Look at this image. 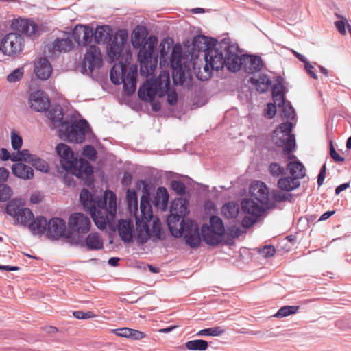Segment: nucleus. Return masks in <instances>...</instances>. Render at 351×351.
<instances>
[{
	"mask_svg": "<svg viewBox=\"0 0 351 351\" xmlns=\"http://www.w3.org/2000/svg\"><path fill=\"white\" fill-rule=\"evenodd\" d=\"M80 200L98 228L104 230L107 225L110 226L113 223L117 213V197L114 192L108 190L101 197L95 198L84 188L80 192Z\"/></svg>",
	"mask_w": 351,
	"mask_h": 351,
	"instance_id": "f257e3e1",
	"label": "nucleus"
},
{
	"mask_svg": "<svg viewBox=\"0 0 351 351\" xmlns=\"http://www.w3.org/2000/svg\"><path fill=\"white\" fill-rule=\"evenodd\" d=\"M145 27L137 26L132 32L131 42L134 48H140L138 60L140 63V73L142 75H151L158 64V56L154 54L158 43L156 36L151 35L147 38Z\"/></svg>",
	"mask_w": 351,
	"mask_h": 351,
	"instance_id": "f03ea898",
	"label": "nucleus"
},
{
	"mask_svg": "<svg viewBox=\"0 0 351 351\" xmlns=\"http://www.w3.org/2000/svg\"><path fill=\"white\" fill-rule=\"evenodd\" d=\"M140 215L136 216V241L139 244L145 243L149 239L153 241L160 240L162 237V227L160 220L154 218L152 206L147 197L143 196L140 203Z\"/></svg>",
	"mask_w": 351,
	"mask_h": 351,
	"instance_id": "7ed1b4c3",
	"label": "nucleus"
},
{
	"mask_svg": "<svg viewBox=\"0 0 351 351\" xmlns=\"http://www.w3.org/2000/svg\"><path fill=\"white\" fill-rule=\"evenodd\" d=\"M93 36L97 44L107 45L108 57L112 62L121 58L128 41V34L125 32L122 31L114 35L110 26H98L93 32Z\"/></svg>",
	"mask_w": 351,
	"mask_h": 351,
	"instance_id": "20e7f679",
	"label": "nucleus"
},
{
	"mask_svg": "<svg viewBox=\"0 0 351 351\" xmlns=\"http://www.w3.org/2000/svg\"><path fill=\"white\" fill-rule=\"evenodd\" d=\"M56 152L62 167L76 177L81 178L93 175V168L90 162L82 158L77 159L69 145L60 143L56 146Z\"/></svg>",
	"mask_w": 351,
	"mask_h": 351,
	"instance_id": "39448f33",
	"label": "nucleus"
},
{
	"mask_svg": "<svg viewBox=\"0 0 351 351\" xmlns=\"http://www.w3.org/2000/svg\"><path fill=\"white\" fill-rule=\"evenodd\" d=\"M90 130L87 121L64 120L60 124L59 135L61 138L71 143H82L85 139L86 134Z\"/></svg>",
	"mask_w": 351,
	"mask_h": 351,
	"instance_id": "423d86ee",
	"label": "nucleus"
},
{
	"mask_svg": "<svg viewBox=\"0 0 351 351\" xmlns=\"http://www.w3.org/2000/svg\"><path fill=\"white\" fill-rule=\"evenodd\" d=\"M293 127L292 123L287 121L281 123L273 132L272 141L282 147L285 154H289L295 148V139L294 134H291Z\"/></svg>",
	"mask_w": 351,
	"mask_h": 351,
	"instance_id": "0eeeda50",
	"label": "nucleus"
},
{
	"mask_svg": "<svg viewBox=\"0 0 351 351\" xmlns=\"http://www.w3.org/2000/svg\"><path fill=\"white\" fill-rule=\"evenodd\" d=\"M210 225L204 224L201 228L203 241L208 245H215L219 243L220 237L225 233V228L222 220L217 216L210 218Z\"/></svg>",
	"mask_w": 351,
	"mask_h": 351,
	"instance_id": "6e6552de",
	"label": "nucleus"
},
{
	"mask_svg": "<svg viewBox=\"0 0 351 351\" xmlns=\"http://www.w3.org/2000/svg\"><path fill=\"white\" fill-rule=\"evenodd\" d=\"M6 213L13 218L15 225L27 226L29 222L34 218L32 211L24 207L21 201L16 199L8 203Z\"/></svg>",
	"mask_w": 351,
	"mask_h": 351,
	"instance_id": "1a4fd4ad",
	"label": "nucleus"
},
{
	"mask_svg": "<svg viewBox=\"0 0 351 351\" xmlns=\"http://www.w3.org/2000/svg\"><path fill=\"white\" fill-rule=\"evenodd\" d=\"M165 72L162 73L156 80H147L138 91V97L144 101H152L156 95L162 97V87L165 82Z\"/></svg>",
	"mask_w": 351,
	"mask_h": 351,
	"instance_id": "9d476101",
	"label": "nucleus"
},
{
	"mask_svg": "<svg viewBox=\"0 0 351 351\" xmlns=\"http://www.w3.org/2000/svg\"><path fill=\"white\" fill-rule=\"evenodd\" d=\"M180 237H183L186 243L191 247H197L201 243V234L198 225L193 221L186 219L182 220V224L178 228Z\"/></svg>",
	"mask_w": 351,
	"mask_h": 351,
	"instance_id": "9b49d317",
	"label": "nucleus"
},
{
	"mask_svg": "<svg viewBox=\"0 0 351 351\" xmlns=\"http://www.w3.org/2000/svg\"><path fill=\"white\" fill-rule=\"evenodd\" d=\"M226 43H215L214 47H208L204 55L205 62L210 64L211 70L219 71L224 67L225 46Z\"/></svg>",
	"mask_w": 351,
	"mask_h": 351,
	"instance_id": "f8f14e48",
	"label": "nucleus"
},
{
	"mask_svg": "<svg viewBox=\"0 0 351 351\" xmlns=\"http://www.w3.org/2000/svg\"><path fill=\"white\" fill-rule=\"evenodd\" d=\"M23 38L17 33H9L1 40L2 53L6 56L15 55L22 50Z\"/></svg>",
	"mask_w": 351,
	"mask_h": 351,
	"instance_id": "ddd939ff",
	"label": "nucleus"
},
{
	"mask_svg": "<svg viewBox=\"0 0 351 351\" xmlns=\"http://www.w3.org/2000/svg\"><path fill=\"white\" fill-rule=\"evenodd\" d=\"M69 228L77 233H87L90 228V219L82 213H75L69 219Z\"/></svg>",
	"mask_w": 351,
	"mask_h": 351,
	"instance_id": "4468645a",
	"label": "nucleus"
},
{
	"mask_svg": "<svg viewBox=\"0 0 351 351\" xmlns=\"http://www.w3.org/2000/svg\"><path fill=\"white\" fill-rule=\"evenodd\" d=\"M72 35L79 46H86L92 41L93 29L87 25H77L73 30Z\"/></svg>",
	"mask_w": 351,
	"mask_h": 351,
	"instance_id": "2eb2a0df",
	"label": "nucleus"
},
{
	"mask_svg": "<svg viewBox=\"0 0 351 351\" xmlns=\"http://www.w3.org/2000/svg\"><path fill=\"white\" fill-rule=\"evenodd\" d=\"M29 104L36 112H45L49 108V99L43 90H36L30 95Z\"/></svg>",
	"mask_w": 351,
	"mask_h": 351,
	"instance_id": "dca6fc26",
	"label": "nucleus"
},
{
	"mask_svg": "<svg viewBox=\"0 0 351 351\" xmlns=\"http://www.w3.org/2000/svg\"><path fill=\"white\" fill-rule=\"evenodd\" d=\"M65 221L59 217L51 218L48 222L47 235L51 239L58 240L66 235Z\"/></svg>",
	"mask_w": 351,
	"mask_h": 351,
	"instance_id": "f3484780",
	"label": "nucleus"
},
{
	"mask_svg": "<svg viewBox=\"0 0 351 351\" xmlns=\"http://www.w3.org/2000/svg\"><path fill=\"white\" fill-rule=\"evenodd\" d=\"M232 47L230 46L227 43L225 46V58L226 64L224 66L231 72L238 71L242 66V56H240L235 52L232 51Z\"/></svg>",
	"mask_w": 351,
	"mask_h": 351,
	"instance_id": "a211bd4d",
	"label": "nucleus"
},
{
	"mask_svg": "<svg viewBox=\"0 0 351 351\" xmlns=\"http://www.w3.org/2000/svg\"><path fill=\"white\" fill-rule=\"evenodd\" d=\"M84 64H88L90 71L99 68L102 64V56L98 47L90 45L85 55Z\"/></svg>",
	"mask_w": 351,
	"mask_h": 351,
	"instance_id": "6ab92c4d",
	"label": "nucleus"
},
{
	"mask_svg": "<svg viewBox=\"0 0 351 351\" xmlns=\"http://www.w3.org/2000/svg\"><path fill=\"white\" fill-rule=\"evenodd\" d=\"M242 60L241 68L250 74L260 71L263 66V62L259 56L243 55Z\"/></svg>",
	"mask_w": 351,
	"mask_h": 351,
	"instance_id": "aec40b11",
	"label": "nucleus"
},
{
	"mask_svg": "<svg viewBox=\"0 0 351 351\" xmlns=\"http://www.w3.org/2000/svg\"><path fill=\"white\" fill-rule=\"evenodd\" d=\"M252 197L259 204L267 206L269 204V191L266 184L262 182H258L251 187Z\"/></svg>",
	"mask_w": 351,
	"mask_h": 351,
	"instance_id": "412c9836",
	"label": "nucleus"
},
{
	"mask_svg": "<svg viewBox=\"0 0 351 351\" xmlns=\"http://www.w3.org/2000/svg\"><path fill=\"white\" fill-rule=\"evenodd\" d=\"M263 205L259 204L255 199H244L241 202V209L247 214L256 217L261 216L265 211Z\"/></svg>",
	"mask_w": 351,
	"mask_h": 351,
	"instance_id": "4be33fe9",
	"label": "nucleus"
},
{
	"mask_svg": "<svg viewBox=\"0 0 351 351\" xmlns=\"http://www.w3.org/2000/svg\"><path fill=\"white\" fill-rule=\"evenodd\" d=\"M12 173L14 176L24 180H32L34 176V170L30 166L19 162L12 165Z\"/></svg>",
	"mask_w": 351,
	"mask_h": 351,
	"instance_id": "5701e85b",
	"label": "nucleus"
},
{
	"mask_svg": "<svg viewBox=\"0 0 351 351\" xmlns=\"http://www.w3.org/2000/svg\"><path fill=\"white\" fill-rule=\"evenodd\" d=\"M34 72L38 78L43 80H47L52 73L49 61L46 58H40L36 64Z\"/></svg>",
	"mask_w": 351,
	"mask_h": 351,
	"instance_id": "b1692460",
	"label": "nucleus"
},
{
	"mask_svg": "<svg viewBox=\"0 0 351 351\" xmlns=\"http://www.w3.org/2000/svg\"><path fill=\"white\" fill-rule=\"evenodd\" d=\"M133 222L131 220H120L117 225V230L122 241L130 243L132 241Z\"/></svg>",
	"mask_w": 351,
	"mask_h": 351,
	"instance_id": "393cba45",
	"label": "nucleus"
},
{
	"mask_svg": "<svg viewBox=\"0 0 351 351\" xmlns=\"http://www.w3.org/2000/svg\"><path fill=\"white\" fill-rule=\"evenodd\" d=\"M137 70H130L127 75L121 80V84H123V90L126 95H132L136 90V86Z\"/></svg>",
	"mask_w": 351,
	"mask_h": 351,
	"instance_id": "a878e982",
	"label": "nucleus"
},
{
	"mask_svg": "<svg viewBox=\"0 0 351 351\" xmlns=\"http://www.w3.org/2000/svg\"><path fill=\"white\" fill-rule=\"evenodd\" d=\"M27 226L34 235H42L48 226L47 219L43 216H38L29 222Z\"/></svg>",
	"mask_w": 351,
	"mask_h": 351,
	"instance_id": "bb28decb",
	"label": "nucleus"
},
{
	"mask_svg": "<svg viewBox=\"0 0 351 351\" xmlns=\"http://www.w3.org/2000/svg\"><path fill=\"white\" fill-rule=\"evenodd\" d=\"M300 185V182L294 176H282L278 180L277 186L283 191H292Z\"/></svg>",
	"mask_w": 351,
	"mask_h": 351,
	"instance_id": "cd10ccee",
	"label": "nucleus"
},
{
	"mask_svg": "<svg viewBox=\"0 0 351 351\" xmlns=\"http://www.w3.org/2000/svg\"><path fill=\"white\" fill-rule=\"evenodd\" d=\"M184 217L176 213H172L168 216L167 223L171 234L175 237H180V231L178 228L182 224Z\"/></svg>",
	"mask_w": 351,
	"mask_h": 351,
	"instance_id": "c85d7f7f",
	"label": "nucleus"
},
{
	"mask_svg": "<svg viewBox=\"0 0 351 351\" xmlns=\"http://www.w3.org/2000/svg\"><path fill=\"white\" fill-rule=\"evenodd\" d=\"M119 62L115 64L111 69L110 72V78L111 82L116 85L121 84V80L125 75L127 71L126 65L119 60Z\"/></svg>",
	"mask_w": 351,
	"mask_h": 351,
	"instance_id": "c756f323",
	"label": "nucleus"
},
{
	"mask_svg": "<svg viewBox=\"0 0 351 351\" xmlns=\"http://www.w3.org/2000/svg\"><path fill=\"white\" fill-rule=\"evenodd\" d=\"M17 29L27 36L34 35L38 31V25L30 19H20L16 21Z\"/></svg>",
	"mask_w": 351,
	"mask_h": 351,
	"instance_id": "7c9ffc66",
	"label": "nucleus"
},
{
	"mask_svg": "<svg viewBox=\"0 0 351 351\" xmlns=\"http://www.w3.org/2000/svg\"><path fill=\"white\" fill-rule=\"evenodd\" d=\"M170 212L185 217L189 213V201L181 197L175 199L171 203Z\"/></svg>",
	"mask_w": 351,
	"mask_h": 351,
	"instance_id": "2f4dec72",
	"label": "nucleus"
},
{
	"mask_svg": "<svg viewBox=\"0 0 351 351\" xmlns=\"http://www.w3.org/2000/svg\"><path fill=\"white\" fill-rule=\"evenodd\" d=\"M162 96L165 94L167 96V101L170 105H175L178 101V95L175 90L170 87V80L169 72H165V82L162 89Z\"/></svg>",
	"mask_w": 351,
	"mask_h": 351,
	"instance_id": "473e14b6",
	"label": "nucleus"
},
{
	"mask_svg": "<svg viewBox=\"0 0 351 351\" xmlns=\"http://www.w3.org/2000/svg\"><path fill=\"white\" fill-rule=\"evenodd\" d=\"M172 69V79L176 85H182L186 78V67L183 65L171 66Z\"/></svg>",
	"mask_w": 351,
	"mask_h": 351,
	"instance_id": "72a5a7b5",
	"label": "nucleus"
},
{
	"mask_svg": "<svg viewBox=\"0 0 351 351\" xmlns=\"http://www.w3.org/2000/svg\"><path fill=\"white\" fill-rule=\"evenodd\" d=\"M209 38L203 36V35H197L195 36L193 39V49L197 51H206L208 47H210L209 45L217 43V40L215 39H211L210 42H208Z\"/></svg>",
	"mask_w": 351,
	"mask_h": 351,
	"instance_id": "f704fd0d",
	"label": "nucleus"
},
{
	"mask_svg": "<svg viewBox=\"0 0 351 351\" xmlns=\"http://www.w3.org/2000/svg\"><path fill=\"white\" fill-rule=\"evenodd\" d=\"M287 167L289 174L298 180L303 178L306 175L304 166L300 161L289 162Z\"/></svg>",
	"mask_w": 351,
	"mask_h": 351,
	"instance_id": "c9c22d12",
	"label": "nucleus"
},
{
	"mask_svg": "<svg viewBox=\"0 0 351 351\" xmlns=\"http://www.w3.org/2000/svg\"><path fill=\"white\" fill-rule=\"evenodd\" d=\"M86 245L90 250H98L103 248V241L98 233L89 234L85 240Z\"/></svg>",
	"mask_w": 351,
	"mask_h": 351,
	"instance_id": "e433bc0d",
	"label": "nucleus"
},
{
	"mask_svg": "<svg viewBox=\"0 0 351 351\" xmlns=\"http://www.w3.org/2000/svg\"><path fill=\"white\" fill-rule=\"evenodd\" d=\"M73 43L69 38H58L53 43V49L59 52H68L73 48Z\"/></svg>",
	"mask_w": 351,
	"mask_h": 351,
	"instance_id": "4c0bfd02",
	"label": "nucleus"
},
{
	"mask_svg": "<svg viewBox=\"0 0 351 351\" xmlns=\"http://www.w3.org/2000/svg\"><path fill=\"white\" fill-rule=\"evenodd\" d=\"M173 46V41L170 42L169 38L162 40L159 45L160 64H165L168 62L169 51Z\"/></svg>",
	"mask_w": 351,
	"mask_h": 351,
	"instance_id": "58836bf2",
	"label": "nucleus"
},
{
	"mask_svg": "<svg viewBox=\"0 0 351 351\" xmlns=\"http://www.w3.org/2000/svg\"><path fill=\"white\" fill-rule=\"evenodd\" d=\"M182 49L180 44H176L172 49L171 56H169L168 60L171 64V66H178L182 64Z\"/></svg>",
	"mask_w": 351,
	"mask_h": 351,
	"instance_id": "ea45409f",
	"label": "nucleus"
},
{
	"mask_svg": "<svg viewBox=\"0 0 351 351\" xmlns=\"http://www.w3.org/2000/svg\"><path fill=\"white\" fill-rule=\"evenodd\" d=\"M239 211V205L233 202L226 204L221 208V213L227 219H234Z\"/></svg>",
	"mask_w": 351,
	"mask_h": 351,
	"instance_id": "a19ab883",
	"label": "nucleus"
},
{
	"mask_svg": "<svg viewBox=\"0 0 351 351\" xmlns=\"http://www.w3.org/2000/svg\"><path fill=\"white\" fill-rule=\"evenodd\" d=\"M127 204L128 210L130 213H136L138 212V197L136 193L134 190L128 189L126 194Z\"/></svg>",
	"mask_w": 351,
	"mask_h": 351,
	"instance_id": "79ce46f5",
	"label": "nucleus"
},
{
	"mask_svg": "<svg viewBox=\"0 0 351 351\" xmlns=\"http://www.w3.org/2000/svg\"><path fill=\"white\" fill-rule=\"evenodd\" d=\"M254 80L255 82H252V83L255 84L256 90L261 93L267 92L271 85V80L265 75H262L258 77V79Z\"/></svg>",
	"mask_w": 351,
	"mask_h": 351,
	"instance_id": "37998d69",
	"label": "nucleus"
},
{
	"mask_svg": "<svg viewBox=\"0 0 351 351\" xmlns=\"http://www.w3.org/2000/svg\"><path fill=\"white\" fill-rule=\"evenodd\" d=\"M35 155L30 154L28 149H22L21 151H17L16 153H13L12 161H25L27 163H30L33 160V157Z\"/></svg>",
	"mask_w": 351,
	"mask_h": 351,
	"instance_id": "c03bdc74",
	"label": "nucleus"
},
{
	"mask_svg": "<svg viewBox=\"0 0 351 351\" xmlns=\"http://www.w3.org/2000/svg\"><path fill=\"white\" fill-rule=\"evenodd\" d=\"M156 204H161L162 206L166 207L169 202V193L166 188L160 186L157 189L155 197Z\"/></svg>",
	"mask_w": 351,
	"mask_h": 351,
	"instance_id": "a18cd8bd",
	"label": "nucleus"
},
{
	"mask_svg": "<svg viewBox=\"0 0 351 351\" xmlns=\"http://www.w3.org/2000/svg\"><path fill=\"white\" fill-rule=\"evenodd\" d=\"M185 346L189 350L204 351L208 348V344L205 340L195 339L187 341Z\"/></svg>",
	"mask_w": 351,
	"mask_h": 351,
	"instance_id": "49530a36",
	"label": "nucleus"
},
{
	"mask_svg": "<svg viewBox=\"0 0 351 351\" xmlns=\"http://www.w3.org/2000/svg\"><path fill=\"white\" fill-rule=\"evenodd\" d=\"M269 174L276 178H280L286 174V169L278 162H271L268 167Z\"/></svg>",
	"mask_w": 351,
	"mask_h": 351,
	"instance_id": "de8ad7c7",
	"label": "nucleus"
},
{
	"mask_svg": "<svg viewBox=\"0 0 351 351\" xmlns=\"http://www.w3.org/2000/svg\"><path fill=\"white\" fill-rule=\"evenodd\" d=\"M300 307L298 306H284L281 307L274 317L282 318L290 315L295 314L298 312Z\"/></svg>",
	"mask_w": 351,
	"mask_h": 351,
	"instance_id": "09e8293b",
	"label": "nucleus"
},
{
	"mask_svg": "<svg viewBox=\"0 0 351 351\" xmlns=\"http://www.w3.org/2000/svg\"><path fill=\"white\" fill-rule=\"evenodd\" d=\"M225 329L221 326H216L200 330L197 335L217 337L224 333Z\"/></svg>",
	"mask_w": 351,
	"mask_h": 351,
	"instance_id": "8fccbe9b",
	"label": "nucleus"
},
{
	"mask_svg": "<svg viewBox=\"0 0 351 351\" xmlns=\"http://www.w3.org/2000/svg\"><path fill=\"white\" fill-rule=\"evenodd\" d=\"M213 71V70H211L210 64L205 62L203 69H199V71L195 73L196 77L201 81L208 80L211 77Z\"/></svg>",
	"mask_w": 351,
	"mask_h": 351,
	"instance_id": "3c124183",
	"label": "nucleus"
},
{
	"mask_svg": "<svg viewBox=\"0 0 351 351\" xmlns=\"http://www.w3.org/2000/svg\"><path fill=\"white\" fill-rule=\"evenodd\" d=\"M33 167H34L37 170L42 172H47L49 170V167L48 163L44 160L43 159L39 158L38 156L35 155L33 157L32 161L30 162Z\"/></svg>",
	"mask_w": 351,
	"mask_h": 351,
	"instance_id": "603ef678",
	"label": "nucleus"
},
{
	"mask_svg": "<svg viewBox=\"0 0 351 351\" xmlns=\"http://www.w3.org/2000/svg\"><path fill=\"white\" fill-rule=\"evenodd\" d=\"M47 117L54 122H60L63 119L62 109L60 106L52 108L49 110Z\"/></svg>",
	"mask_w": 351,
	"mask_h": 351,
	"instance_id": "864d4df0",
	"label": "nucleus"
},
{
	"mask_svg": "<svg viewBox=\"0 0 351 351\" xmlns=\"http://www.w3.org/2000/svg\"><path fill=\"white\" fill-rule=\"evenodd\" d=\"M282 117L287 120H292L295 117V112L289 101L285 103L284 106H281Z\"/></svg>",
	"mask_w": 351,
	"mask_h": 351,
	"instance_id": "5fc2aeb1",
	"label": "nucleus"
},
{
	"mask_svg": "<svg viewBox=\"0 0 351 351\" xmlns=\"http://www.w3.org/2000/svg\"><path fill=\"white\" fill-rule=\"evenodd\" d=\"M171 188L179 196H183L186 193V186L180 180H171Z\"/></svg>",
	"mask_w": 351,
	"mask_h": 351,
	"instance_id": "6e6d98bb",
	"label": "nucleus"
},
{
	"mask_svg": "<svg viewBox=\"0 0 351 351\" xmlns=\"http://www.w3.org/2000/svg\"><path fill=\"white\" fill-rule=\"evenodd\" d=\"M11 145L15 151H19L23 145L22 137L14 130L11 132Z\"/></svg>",
	"mask_w": 351,
	"mask_h": 351,
	"instance_id": "4d7b16f0",
	"label": "nucleus"
},
{
	"mask_svg": "<svg viewBox=\"0 0 351 351\" xmlns=\"http://www.w3.org/2000/svg\"><path fill=\"white\" fill-rule=\"evenodd\" d=\"M12 195V189L5 184H0V202L8 201Z\"/></svg>",
	"mask_w": 351,
	"mask_h": 351,
	"instance_id": "13d9d810",
	"label": "nucleus"
},
{
	"mask_svg": "<svg viewBox=\"0 0 351 351\" xmlns=\"http://www.w3.org/2000/svg\"><path fill=\"white\" fill-rule=\"evenodd\" d=\"M23 73V67L17 68L7 76V80L10 83H15L19 82L22 78Z\"/></svg>",
	"mask_w": 351,
	"mask_h": 351,
	"instance_id": "bf43d9fd",
	"label": "nucleus"
},
{
	"mask_svg": "<svg viewBox=\"0 0 351 351\" xmlns=\"http://www.w3.org/2000/svg\"><path fill=\"white\" fill-rule=\"evenodd\" d=\"M285 86L284 80L281 77H278L276 84H274L272 90V95H285Z\"/></svg>",
	"mask_w": 351,
	"mask_h": 351,
	"instance_id": "052dcab7",
	"label": "nucleus"
},
{
	"mask_svg": "<svg viewBox=\"0 0 351 351\" xmlns=\"http://www.w3.org/2000/svg\"><path fill=\"white\" fill-rule=\"evenodd\" d=\"M97 154V152L93 145H86L83 149V155L90 160H96Z\"/></svg>",
	"mask_w": 351,
	"mask_h": 351,
	"instance_id": "680f3d73",
	"label": "nucleus"
},
{
	"mask_svg": "<svg viewBox=\"0 0 351 351\" xmlns=\"http://www.w3.org/2000/svg\"><path fill=\"white\" fill-rule=\"evenodd\" d=\"M276 113V106L273 103H269L265 110V116L269 119H272Z\"/></svg>",
	"mask_w": 351,
	"mask_h": 351,
	"instance_id": "e2e57ef3",
	"label": "nucleus"
},
{
	"mask_svg": "<svg viewBox=\"0 0 351 351\" xmlns=\"http://www.w3.org/2000/svg\"><path fill=\"white\" fill-rule=\"evenodd\" d=\"M73 315L78 319H86L95 316L94 313L91 311L84 312L82 311H74Z\"/></svg>",
	"mask_w": 351,
	"mask_h": 351,
	"instance_id": "0e129e2a",
	"label": "nucleus"
},
{
	"mask_svg": "<svg viewBox=\"0 0 351 351\" xmlns=\"http://www.w3.org/2000/svg\"><path fill=\"white\" fill-rule=\"evenodd\" d=\"M330 155L335 162H343L345 160L336 152L332 141L330 143Z\"/></svg>",
	"mask_w": 351,
	"mask_h": 351,
	"instance_id": "69168bd1",
	"label": "nucleus"
},
{
	"mask_svg": "<svg viewBox=\"0 0 351 351\" xmlns=\"http://www.w3.org/2000/svg\"><path fill=\"white\" fill-rule=\"evenodd\" d=\"M274 104H276V106L281 107V106H284L287 101L285 100V95H272Z\"/></svg>",
	"mask_w": 351,
	"mask_h": 351,
	"instance_id": "338daca9",
	"label": "nucleus"
},
{
	"mask_svg": "<svg viewBox=\"0 0 351 351\" xmlns=\"http://www.w3.org/2000/svg\"><path fill=\"white\" fill-rule=\"evenodd\" d=\"M275 253H276V249L274 248V247H273L271 245L265 246L261 250V254L265 257H271V256H274L275 254Z\"/></svg>",
	"mask_w": 351,
	"mask_h": 351,
	"instance_id": "774afa93",
	"label": "nucleus"
}]
</instances>
